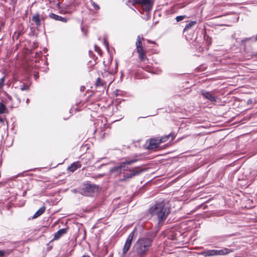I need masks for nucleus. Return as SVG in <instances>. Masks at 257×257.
<instances>
[{"mask_svg": "<svg viewBox=\"0 0 257 257\" xmlns=\"http://www.w3.org/2000/svg\"><path fill=\"white\" fill-rule=\"evenodd\" d=\"M131 172L130 174H126L124 175V180H129L135 176L139 175L141 172L143 171L140 167H135L132 170H129Z\"/></svg>", "mask_w": 257, "mask_h": 257, "instance_id": "7", "label": "nucleus"}, {"mask_svg": "<svg viewBox=\"0 0 257 257\" xmlns=\"http://www.w3.org/2000/svg\"><path fill=\"white\" fill-rule=\"evenodd\" d=\"M154 0H134L136 4H141L145 7V9L147 11H150L153 6Z\"/></svg>", "mask_w": 257, "mask_h": 257, "instance_id": "5", "label": "nucleus"}, {"mask_svg": "<svg viewBox=\"0 0 257 257\" xmlns=\"http://www.w3.org/2000/svg\"><path fill=\"white\" fill-rule=\"evenodd\" d=\"M32 21L34 22L37 26H40L41 25V20L39 14L34 15L32 17Z\"/></svg>", "mask_w": 257, "mask_h": 257, "instance_id": "14", "label": "nucleus"}, {"mask_svg": "<svg viewBox=\"0 0 257 257\" xmlns=\"http://www.w3.org/2000/svg\"><path fill=\"white\" fill-rule=\"evenodd\" d=\"M89 189L92 190V191H95L97 190L98 187L96 185H90Z\"/></svg>", "mask_w": 257, "mask_h": 257, "instance_id": "24", "label": "nucleus"}, {"mask_svg": "<svg viewBox=\"0 0 257 257\" xmlns=\"http://www.w3.org/2000/svg\"><path fill=\"white\" fill-rule=\"evenodd\" d=\"M252 99H249L247 100V104H251L252 103Z\"/></svg>", "mask_w": 257, "mask_h": 257, "instance_id": "30", "label": "nucleus"}, {"mask_svg": "<svg viewBox=\"0 0 257 257\" xmlns=\"http://www.w3.org/2000/svg\"><path fill=\"white\" fill-rule=\"evenodd\" d=\"M149 212L152 216H157L159 224L163 223L170 213L169 208L163 202L153 205L150 208Z\"/></svg>", "mask_w": 257, "mask_h": 257, "instance_id": "1", "label": "nucleus"}, {"mask_svg": "<svg viewBox=\"0 0 257 257\" xmlns=\"http://www.w3.org/2000/svg\"><path fill=\"white\" fill-rule=\"evenodd\" d=\"M148 42L150 43L155 44V42L154 41H151L150 40H148Z\"/></svg>", "mask_w": 257, "mask_h": 257, "instance_id": "32", "label": "nucleus"}, {"mask_svg": "<svg viewBox=\"0 0 257 257\" xmlns=\"http://www.w3.org/2000/svg\"><path fill=\"white\" fill-rule=\"evenodd\" d=\"M4 81L5 77H3L0 79V87H2L4 85Z\"/></svg>", "mask_w": 257, "mask_h": 257, "instance_id": "26", "label": "nucleus"}, {"mask_svg": "<svg viewBox=\"0 0 257 257\" xmlns=\"http://www.w3.org/2000/svg\"><path fill=\"white\" fill-rule=\"evenodd\" d=\"M67 231V228H62L59 230L56 233H55L54 239H58L61 236L66 233Z\"/></svg>", "mask_w": 257, "mask_h": 257, "instance_id": "11", "label": "nucleus"}, {"mask_svg": "<svg viewBox=\"0 0 257 257\" xmlns=\"http://www.w3.org/2000/svg\"><path fill=\"white\" fill-rule=\"evenodd\" d=\"M140 143V141H138L134 142V143Z\"/></svg>", "mask_w": 257, "mask_h": 257, "instance_id": "37", "label": "nucleus"}, {"mask_svg": "<svg viewBox=\"0 0 257 257\" xmlns=\"http://www.w3.org/2000/svg\"><path fill=\"white\" fill-rule=\"evenodd\" d=\"M0 121L1 122H3V119L2 118H0Z\"/></svg>", "mask_w": 257, "mask_h": 257, "instance_id": "36", "label": "nucleus"}, {"mask_svg": "<svg viewBox=\"0 0 257 257\" xmlns=\"http://www.w3.org/2000/svg\"><path fill=\"white\" fill-rule=\"evenodd\" d=\"M17 1V0H15V2H16Z\"/></svg>", "mask_w": 257, "mask_h": 257, "instance_id": "40", "label": "nucleus"}, {"mask_svg": "<svg viewBox=\"0 0 257 257\" xmlns=\"http://www.w3.org/2000/svg\"><path fill=\"white\" fill-rule=\"evenodd\" d=\"M175 136L174 134H170L168 135L163 136L161 138L156 137L150 139L149 145H159L161 143H164L169 141L171 142L175 138Z\"/></svg>", "mask_w": 257, "mask_h": 257, "instance_id": "3", "label": "nucleus"}, {"mask_svg": "<svg viewBox=\"0 0 257 257\" xmlns=\"http://www.w3.org/2000/svg\"><path fill=\"white\" fill-rule=\"evenodd\" d=\"M201 93L204 97L208 99L211 102H216V98L213 95L211 92H208V91L203 90L201 91Z\"/></svg>", "mask_w": 257, "mask_h": 257, "instance_id": "9", "label": "nucleus"}, {"mask_svg": "<svg viewBox=\"0 0 257 257\" xmlns=\"http://www.w3.org/2000/svg\"><path fill=\"white\" fill-rule=\"evenodd\" d=\"M29 86L26 84H23L20 85V89L22 90H29Z\"/></svg>", "mask_w": 257, "mask_h": 257, "instance_id": "22", "label": "nucleus"}, {"mask_svg": "<svg viewBox=\"0 0 257 257\" xmlns=\"http://www.w3.org/2000/svg\"><path fill=\"white\" fill-rule=\"evenodd\" d=\"M81 165L79 162H76L73 163L71 166L68 167V170L71 172H74L77 169L80 168Z\"/></svg>", "mask_w": 257, "mask_h": 257, "instance_id": "13", "label": "nucleus"}, {"mask_svg": "<svg viewBox=\"0 0 257 257\" xmlns=\"http://www.w3.org/2000/svg\"><path fill=\"white\" fill-rule=\"evenodd\" d=\"M141 39H142L141 37L140 36H138L137 37V41H141ZM142 39H143V38H142Z\"/></svg>", "mask_w": 257, "mask_h": 257, "instance_id": "31", "label": "nucleus"}, {"mask_svg": "<svg viewBox=\"0 0 257 257\" xmlns=\"http://www.w3.org/2000/svg\"><path fill=\"white\" fill-rule=\"evenodd\" d=\"M49 17L51 19H53L54 20L61 21L64 23H66L67 22V19L64 17H62L61 16H58L57 15H56L54 13H50L49 14Z\"/></svg>", "mask_w": 257, "mask_h": 257, "instance_id": "10", "label": "nucleus"}, {"mask_svg": "<svg viewBox=\"0 0 257 257\" xmlns=\"http://www.w3.org/2000/svg\"><path fill=\"white\" fill-rule=\"evenodd\" d=\"M29 101V99L28 98L27 100V103H28Z\"/></svg>", "mask_w": 257, "mask_h": 257, "instance_id": "39", "label": "nucleus"}, {"mask_svg": "<svg viewBox=\"0 0 257 257\" xmlns=\"http://www.w3.org/2000/svg\"><path fill=\"white\" fill-rule=\"evenodd\" d=\"M135 232L136 230L134 229L128 236L123 248V254H125L127 252V251L129 250L131 246L132 241L134 238Z\"/></svg>", "mask_w": 257, "mask_h": 257, "instance_id": "6", "label": "nucleus"}, {"mask_svg": "<svg viewBox=\"0 0 257 257\" xmlns=\"http://www.w3.org/2000/svg\"><path fill=\"white\" fill-rule=\"evenodd\" d=\"M81 257H90V256L89 255H83Z\"/></svg>", "mask_w": 257, "mask_h": 257, "instance_id": "33", "label": "nucleus"}, {"mask_svg": "<svg viewBox=\"0 0 257 257\" xmlns=\"http://www.w3.org/2000/svg\"><path fill=\"white\" fill-rule=\"evenodd\" d=\"M251 39V38L250 37V38H244L242 40V42H245L246 41H248V40H250Z\"/></svg>", "mask_w": 257, "mask_h": 257, "instance_id": "28", "label": "nucleus"}, {"mask_svg": "<svg viewBox=\"0 0 257 257\" xmlns=\"http://www.w3.org/2000/svg\"><path fill=\"white\" fill-rule=\"evenodd\" d=\"M136 45L137 50H138V49L139 48H143L142 44V41H137L136 43Z\"/></svg>", "mask_w": 257, "mask_h": 257, "instance_id": "23", "label": "nucleus"}, {"mask_svg": "<svg viewBox=\"0 0 257 257\" xmlns=\"http://www.w3.org/2000/svg\"><path fill=\"white\" fill-rule=\"evenodd\" d=\"M187 17L185 15L184 16H179L176 17V20L177 22H180L183 20L184 19L187 18Z\"/></svg>", "mask_w": 257, "mask_h": 257, "instance_id": "20", "label": "nucleus"}, {"mask_svg": "<svg viewBox=\"0 0 257 257\" xmlns=\"http://www.w3.org/2000/svg\"><path fill=\"white\" fill-rule=\"evenodd\" d=\"M90 4L91 6L94 8V9L96 10H99L100 9V7L98 5H97L95 2L91 0Z\"/></svg>", "mask_w": 257, "mask_h": 257, "instance_id": "18", "label": "nucleus"}, {"mask_svg": "<svg viewBox=\"0 0 257 257\" xmlns=\"http://www.w3.org/2000/svg\"><path fill=\"white\" fill-rule=\"evenodd\" d=\"M139 160L137 159H133L131 160H126L124 162H121L119 164V167L120 170L122 169L123 171L127 170V167H126V165H131L133 163L137 162Z\"/></svg>", "mask_w": 257, "mask_h": 257, "instance_id": "8", "label": "nucleus"}, {"mask_svg": "<svg viewBox=\"0 0 257 257\" xmlns=\"http://www.w3.org/2000/svg\"><path fill=\"white\" fill-rule=\"evenodd\" d=\"M159 146H147V149L148 150H153L157 149L159 148Z\"/></svg>", "mask_w": 257, "mask_h": 257, "instance_id": "25", "label": "nucleus"}, {"mask_svg": "<svg viewBox=\"0 0 257 257\" xmlns=\"http://www.w3.org/2000/svg\"><path fill=\"white\" fill-rule=\"evenodd\" d=\"M45 210V207H41L34 215L33 216V218H36L40 216L41 214H42Z\"/></svg>", "mask_w": 257, "mask_h": 257, "instance_id": "15", "label": "nucleus"}, {"mask_svg": "<svg viewBox=\"0 0 257 257\" xmlns=\"http://www.w3.org/2000/svg\"><path fill=\"white\" fill-rule=\"evenodd\" d=\"M7 110L6 105L2 102H0V114H3Z\"/></svg>", "mask_w": 257, "mask_h": 257, "instance_id": "17", "label": "nucleus"}, {"mask_svg": "<svg viewBox=\"0 0 257 257\" xmlns=\"http://www.w3.org/2000/svg\"><path fill=\"white\" fill-rule=\"evenodd\" d=\"M196 24V21L190 22V23H189L188 24H187L186 25V26H185V27L184 29V31H186V30H187L190 29L192 26H194Z\"/></svg>", "mask_w": 257, "mask_h": 257, "instance_id": "16", "label": "nucleus"}, {"mask_svg": "<svg viewBox=\"0 0 257 257\" xmlns=\"http://www.w3.org/2000/svg\"><path fill=\"white\" fill-rule=\"evenodd\" d=\"M26 193H27L26 191H25L23 192V196H25V195H26Z\"/></svg>", "mask_w": 257, "mask_h": 257, "instance_id": "34", "label": "nucleus"}, {"mask_svg": "<svg viewBox=\"0 0 257 257\" xmlns=\"http://www.w3.org/2000/svg\"><path fill=\"white\" fill-rule=\"evenodd\" d=\"M254 56H257V52H256V53H255L254 54Z\"/></svg>", "mask_w": 257, "mask_h": 257, "instance_id": "38", "label": "nucleus"}, {"mask_svg": "<svg viewBox=\"0 0 257 257\" xmlns=\"http://www.w3.org/2000/svg\"><path fill=\"white\" fill-rule=\"evenodd\" d=\"M230 252V250L227 248H224L222 249H212L206 250L199 253L200 254L202 255L205 257L212 256L218 255H225L228 254Z\"/></svg>", "mask_w": 257, "mask_h": 257, "instance_id": "4", "label": "nucleus"}, {"mask_svg": "<svg viewBox=\"0 0 257 257\" xmlns=\"http://www.w3.org/2000/svg\"><path fill=\"white\" fill-rule=\"evenodd\" d=\"M5 255V251L0 250V257H3Z\"/></svg>", "mask_w": 257, "mask_h": 257, "instance_id": "27", "label": "nucleus"}, {"mask_svg": "<svg viewBox=\"0 0 257 257\" xmlns=\"http://www.w3.org/2000/svg\"><path fill=\"white\" fill-rule=\"evenodd\" d=\"M137 52L139 54V58L141 61H143L147 58L145 51L143 48H139Z\"/></svg>", "mask_w": 257, "mask_h": 257, "instance_id": "12", "label": "nucleus"}, {"mask_svg": "<svg viewBox=\"0 0 257 257\" xmlns=\"http://www.w3.org/2000/svg\"><path fill=\"white\" fill-rule=\"evenodd\" d=\"M120 169H119V166H115L113 168H112L110 171L112 173L113 172H120Z\"/></svg>", "mask_w": 257, "mask_h": 257, "instance_id": "21", "label": "nucleus"}, {"mask_svg": "<svg viewBox=\"0 0 257 257\" xmlns=\"http://www.w3.org/2000/svg\"><path fill=\"white\" fill-rule=\"evenodd\" d=\"M153 239L148 237H142L136 242L135 248L140 257L144 256L151 246Z\"/></svg>", "mask_w": 257, "mask_h": 257, "instance_id": "2", "label": "nucleus"}, {"mask_svg": "<svg viewBox=\"0 0 257 257\" xmlns=\"http://www.w3.org/2000/svg\"><path fill=\"white\" fill-rule=\"evenodd\" d=\"M115 71H114V72H111L110 73H113V72H115H115H116V71H117V63H116V64H115Z\"/></svg>", "mask_w": 257, "mask_h": 257, "instance_id": "29", "label": "nucleus"}, {"mask_svg": "<svg viewBox=\"0 0 257 257\" xmlns=\"http://www.w3.org/2000/svg\"><path fill=\"white\" fill-rule=\"evenodd\" d=\"M120 180H121V181H126L127 180H124V178H123L121 179Z\"/></svg>", "mask_w": 257, "mask_h": 257, "instance_id": "35", "label": "nucleus"}, {"mask_svg": "<svg viewBox=\"0 0 257 257\" xmlns=\"http://www.w3.org/2000/svg\"><path fill=\"white\" fill-rule=\"evenodd\" d=\"M104 85L103 81L100 79V78L98 77L97 79L96 82V86H102Z\"/></svg>", "mask_w": 257, "mask_h": 257, "instance_id": "19", "label": "nucleus"}]
</instances>
